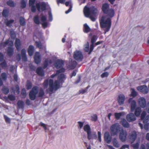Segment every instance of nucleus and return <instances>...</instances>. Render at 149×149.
<instances>
[{
    "mask_svg": "<svg viewBox=\"0 0 149 149\" xmlns=\"http://www.w3.org/2000/svg\"><path fill=\"white\" fill-rule=\"evenodd\" d=\"M64 65V62L61 60H58L56 61L55 66L57 69L60 68L57 70L56 74H54L51 76L53 78L56 76L58 77V80L55 81L54 83L53 80L50 79L46 80L44 82L43 86L44 88H49L47 89V91L50 94L55 91L61 86V83H62L66 79L65 76L62 73L65 72V69L62 68Z\"/></svg>",
    "mask_w": 149,
    "mask_h": 149,
    "instance_id": "f257e3e1",
    "label": "nucleus"
},
{
    "mask_svg": "<svg viewBox=\"0 0 149 149\" xmlns=\"http://www.w3.org/2000/svg\"><path fill=\"white\" fill-rule=\"evenodd\" d=\"M107 16H102L100 21L101 27L104 29L105 33L108 31L111 25V22L110 18L113 17L114 15V10L112 9H110L105 13Z\"/></svg>",
    "mask_w": 149,
    "mask_h": 149,
    "instance_id": "f03ea898",
    "label": "nucleus"
},
{
    "mask_svg": "<svg viewBox=\"0 0 149 149\" xmlns=\"http://www.w3.org/2000/svg\"><path fill=\"white\" fill-rule=\"evenodd\" d=\"M98 13L97 9L94 6L88 8L85 6L84 10V13L85 16L89 17L93 21L95 20L96 19L95 17Z\"/></svg>",
    "mask_w": 149,
    "mask_h": 149,
    "instance_id": "7ed1b4c3",
    "label": "nucleus"
},
{
    "mask_svg": "<svg viewBox=\"0 0 149 149\" xmlns=\"http://www.w3.org/2000/svg\"><path fill=\"white\" fill-rule=\"evenodd\" d=\"M38 87L37 86L34 87L29 94V97L31 100H34L35 99L36 96L38 95L39 96H42L44 94V91L42 88L40 89L38 94Z\"/></svg>",
    "mask_w": 149,
    "mask_h": 149,
    "instance_id": "20e7f679",
    "label": "nucleus"
},
{
    "mask_svg": "<svg viewBox=\"0 0 149 149\" xmlns=\"http://www.w3.org/2000/svg\"><path fill=\"white\" fill-rule=\"evenodd\" d=\"M13 45V42L8 40L4 42L1 43L0 46L1 47H4L6 45L9 46L7 50V53L9 56H11L13 54V49L12 47Z\"/></svg>",
    "mask_w": 149,
    "mask_h": 149,
    "instance_id": "39448f33",
    "label": "nucleus"
},
{
    "mask_svg": "<svg viewBox=\"0 0 149 149\" xmlns=\"http://www.w3.org/2000/svg\"><path fill=\"white\" fill-rule=\"evenodd\" d=\"M123 128L119 124L116 123L110 127L111 133L112 135H116L119 132H120Z\"/></svg>",
    "mask_w": 149,
    "mask_h": 149,
    "instance_id": "423d86ee",
    "label": "nucleus"
},
{
    "mask_svg": "<svg viewBox=\"0 0 149 149\" xmlns=\"http://www.w3.org/2000/svg\"><path fill=\"white\" fill-rule=\"evenodd\" d=\"M48 6L47 3L42 2L41 3H37L36 4V7L38 11L41 10L42 11L45 10L46 7Z\"/></svg>",
    "mask_w": 149,
    "mask_h": 149,
    "instance_id": "0eeeda50",
    "label": "nucleus"
},
{
    "mask_svg": "<svg viewBox=\"0 0 149 149\" xmlns=\"http://www.w3.org/2000/svg\"><path fill=\"white\" fill-rule=\"evenodd\" d=\"M73 56L75 59L79 61H81L83 58L82 53L79 50H76L74 52Z\"/></svg>",
    "mask_w": 149,
    "mask_h": 149,
    "instance_id": "6e6552de",
    "label": "nucleus"
},
{
    "mask_svg": "<svg viewBox=\"0 0 149 149\" xmlns=\"http://www.w3.org/2000/svg\"><path fill=\"white\" fill-rule=\"evenodd\" d=\"M137 89L139 91L144 94H147L148 92V87L145 85H143L138 86Z\"/></svg>",
    "mask_w": 149,
    "mask_h": 149,
    "instance_id": "1a4fd4ad",
    "label": "nucleus"
},
{
    "mask_svg": "<svg viewBox=\"0 0 149 149\" xmlns=\"http://www.w3.org/2000/svg\"><path fill=\"white\" fill-rule=\"evenodd\" d=\"M127 134V132L122 129L120 132L119 135V139L122 141L124 142L126 140Z\"/></svg>",
    "mask_w": 149,
    "mask_h": 149,
    "instance_id": "9d476101",
    "label": "nucleus"
},
{
    "mask_svg": "<svg viewBox=\"0 0 149 149\" xmlns=\"http://www.w3.org/2000/svg\"><path fill=\"white\" fill-rule=\"evenodd\" d=\"M46 20V17L43 15L41 14L40 15V21L42 25L44 28L47 27L48 25V23Z\"/></svg>",
    "mask_w": 149,
    "mask_h": 149,
    "instance_id": "9b49d317",
    "label": "nucleus"
},
{
    "mask_svg": "<svg viewBox=\"0 0 149 149\" xmlns=\"http://www.w3.org/2000/svg\"><path fill=\"white\" fill-rule=\"evenodd\" d=\"M128 102L130 104L131 111L132 112L135 110L136 106V102L133 100V98H130L129 99Z\"/></svg>",
    "mask_w": 149,
    "mask_h": 149,
    "instance_id": "f8f14e48",
    "label": "nucleus"
},
{
    "mask_svg": "<svg viewBox=\"0 0 149 149\" xmlns=\"http://www.w3.org/2000/svg\"><path fill=\"white\" fill-rule=\"evenodd\" d=\"M146 111H143L141 115V119L144 123H147L149 120V115L146 116Z\"/></svg>",
    "mask_w": 149,
    "mask_h": 149,
    "instance_id": "ddd939ff",
    "label": "nucleus"
},
{
    "mask_svg": "<svg viewBox=\"0 0 149 149\" xmlns=\"http://www.w3.org/2000/svg\"><path fill=\"white\" fill-rule=\"evenodd\" d=\"M138 102L141 107L144 108L146 105V99L143 97H141L138 100Z\"/></svg>",
    "mask_w": 149,
    "mask_h": 149,
    "instance_id": "4468645a",
    "label": "nucleus"
},
{
    "mask_svg": "<svg viewBox=\"0 0 149 149\" xmlns=\"http://www.w3.org/2000/svg\"><path fill=\"white\" fill-rule=\"evenodd\" d=\"M87 137L88 139L89 140L96 139L97 135L96 132L91 131L87 134Z\"/></svg>",
    "mask_w": 149,
    "mask_h": 149,
    "instance_id": "2eb2a0df",
    "label": "nucleus"
},
{
    "mask_svg": "<svg viewBox=\"0 0 149 149\" xmlns=\"http://www.w3.org/2000/svg\"><path fill=\"white\" fill-rule=\"evenodd\" d=\"M126 119L129 122H132L136 120L135 115L133 113H130L126 116Z\"/></svg>",
    "mask_w": 149,
    "mask_h": 149,
    "instance_id": "dca6fc26",
    "label": "nucleus"
},
{
    "mask_svg": "<svg viewBox=\"0 0 149 149\" xmlns=\"http://www.w3.org/2000/svg\"><path fill=\"white\" fill-rule=\"evenodd\" d=\"M136 137V133L133 131L130 133L129 136V138L130 139L131 143H132L134 141Z\"/></svg>",
    "mask_w": 149,
    "mask_h": 149,
    "instance_id": "f3484780",
    "label": "nucleus"
},
{
    "mask_svg": "<svg viewBox=\"0 0 149 149\" xmlns=\"http://www.w3.org/2000/svg\"><path fill=\"white\" fill-rule=\"evenodd\" d=\"M69 65L67 66V68L69 69H74L76 66L77 63L75 61H72L71 59L69 60Z\"/></svg>",
    "mask_w": 149,
    "mask_h": 149,
    "instance_id": "a211bd4d",
    "label": "nucleus"
},
{
    "mask_svg": "<svg viewBox=\"0 0 149 149\" xmlns=\"http://www.w3.org/2000/svg\"><path fill=\"white\" fill-rule=\"evenodd\" d=\"M97 39V37L95 36H93L91 40V44L90 47V52L89 54L91 53L94 49V45L95 42L96 41Z\"/></svg>",
    "mask_w": 149,
    "mask_h": 149,
    "instance_id": "6ab92c4d",
    "label": "nucleus"
},
{
    "mask_svg": "<svg viewBox=\"0 0 149 149\" xmlns=\"http://www.w3.org/2000/svg\"><path fill=\"white\" fill-rule=\"evenodd\" d=\"M34 60L35 62L37 64H38L41 61L40 56L39 52H36L35 53L34 56Z\"/></svg>",
    "mask_w": 149,
    "mask_h": 149,
    "instance_id": "aec40b11",
    "label": "nucleus"
},
{
    "mask_svg": "<svg viewBox=\"0 0 149 149\" xmlns=\"http://www.w3.org/2000/svg\"><path fill=\"white\" fill-rule=\"evenodd\" d=\"M104 138L105 140L107 143H110L111 140V137L108 132H106L104 135Z\"/></svg>",
    "mask_w": 149,
    "mask_h": 149,
    "instance_id": "412c9836",
    "label": "nucleus"
},
{
    "mask_svg": "<svg viewBox=\"0 0 149 149\" xmlns=\"http://www.w3.org/2000/svg\"><path fill=\"white\" fill-rule=\"evenodd\" d=\"M125 100V96L122 94L120 95L118 97V102L120 105H121L124 104V102Z\"/></svg>",
    "mask_w": 149,
    "mask_h": 149,
    "instance_id": "4be33fe9",
    "label": "nucleus"
},
{
    "mask_svg": "<svg viewBox=\"0 0 149 149\" xmlns=\"http://www.w3.org/2000/svg\"><path fill=\"white\" fill-rule=\"evenodd\" d=\"M35 1V0H29V4L30 6H31V9L33 12H35L36 10V8L33 6Z\"/></svg>",
    "mask_w": 149,
    "mask_h": 149,
    "instance_id": "5701e85b",
    "label": "nucleus"
},
{
    "mask_svg": "<svg viewBox=\"0 0 149 149\" xmlns=\"http://www.w3.org/2000/svg\"><path fill=\"white\" fill-rule=\"evenodd\" d=\"M52 60L49 58L46 59L43 64V68H46L48 65L52 63Z\"/></svg>",
    "mask_w": 149,
    "mask_h": 149,
    "instance_id": "b1692460",
    "label": "nucleus"
},
{
    "mask_svg": "<svg viewBox=\"0 0 149 149\" xmlns=\"http://www.w3.org/2000/svg\"><path fill=\"white\" fill-rule=\"evenodd\" d=\"M125 114L124 112H122L119 113H114V115L116 118L117 119H119L120 118Z\"/></svg>",
    "mask_w": 149,
    "mask_h": 149,
    "instance_id": "393cba45",
    "label": "nucleus"
},
{
    "mask_svg": "<svg viewBox=\"0 0 149 149\" xmlns=\"http://www.w3.org/2000/svg\"><path fill=\"white\" fill-rule=\"evenodd\" d=\"M140 143V139L139 138H138L136 140V143L134 144L132 143V146L134 149H137L139 147Z\"/></svg>",
    "mask_w": 149,
    "mask_h": 149,
    "instance_id": "a878e982",
    "label": "nucleus"
},
{
    "mask_svg": "<svg viewBox=\"0 0 149 149\" xmlns=\"http://www.w3.org/2000/svg\"><path fill=\"white\" fill-rule=\"evenodd\" d=\"M109 6L107 3L104 4L102 6V9L104 13H105L107 12V11L109 9Z\"/></svg>",
    "mask_w": 149,
    "mask_h": 149,
    "instance_id": "bb28decb",
    "label": "nucleus"
},
{
    "mask_svg": "<svg viewBox=\"0 0 149 149\" xmlns=\"http://www.w3.org/2000/svg\"><path fill=\"white\" fill-rule=\"evenodd\" d=\"M65 4L66 6H68V5H69L70 6V8L68 10L66 11L65 12V13L66 14H67L71 11L72 10V6L71 4V2L70 1L66 2L65 3Z\"/></svg>",
    "mask_w": 149,
    "mask_h": 149,
    "instance_id": "cd10ccee",
    "label": "nucleus"
},
{
    "mask_svg": "<svg viewBox=\"0 0 149 149\" xmlns=\"http://www.w3.org/2000/svg\"><path fill=\"white\" fill-rule=\"evenodd\" d=\"M34 50V46L33 45H30L28 50V52L29 55L30 56H32L33 54Z\"/></svg>",
    "mask_w": 149,
    "mask_h": 149,
    "instance_id": "c85d7f7f",
    "label": "nucleus"
},
{
    "mask_svg": "<svg viewBox=\"0 0 149 149\" xmlns=\"http://www.w3.org/2000/svg\"><path fill=\"white\" fill-rule=\"evenodd\" d=\"M15 46L18 50H20V41L19 39H16L15 42Z\"/></svg>",
    "mask_w": 149,
    "mask_h": 149,
    "instance_id": "c756f323",
    "label": "nucleus"
},
{
    "mask_svg": "<svg viewBox=\"0 0 149 149\" xmlns=\"http://www.w3.org/2000/svg\"><path fill=\"white\" fill-rule=\"evenodd\" d=\"M84 51L86 52H89V54H90L91 53L89 54L90 52V48L89 46V43L88 42H87L84 45Z\"/></svg>",
    "mask_w": 149,
    "mask_h": 149,
    "instance_id": "7c9ffc66",
    "label": "nucleus"
},
{
    "mask_svg": "<svg viewBox=\"0 0 149 149\" xmlns=\"http://www.w3.org/2000/svg\"><path fill=\"white\" fill-rule=\"evenodd\" d=\"M120 123L124 127H129V124L125 119H122Z\"/></svg>",
    "mask_w": 149,
    "mask_h": 149,
    "instance_id": "2f4dec72",
    "label": "nucleus"
},
{
    "mask_svg": "<svg viewBox=\"0 0 149 149\" xmlns=\"http://www.w3.org/2000/svg\"><path fill=\"white\" fill-rule=\"evenodd\" d=\"M141 109L140 107H137L135 110L134 114L136 116H139L141 113Z\"/></svg>",
    "mask_w": 149,
    "mask_h": 149,
    "instance_id": "473e14b6",
    "label": "nucleus"
},
{
    "mask_svg": "<svg viewBox=\"0 0 149 149\" xmlns=\"http://www.w3.org/2000/svg\"><path fill=\"white\" fill-rule=\"evenodd\" d=\"M22 56V59L24 61H26L27 60L26 56V52L25 49H22L21 51Z\"/></svg>",
    "mask_w": 149,
    "mask_h": 149,
    "instance_id": "72a5a7b5",
    "label": "nucleus"
},
{
    "mask_svg": "<svg viewBox=\"0 0 149 149\" xmlns=\"http://www.w3.org/2000/svg\"><path fill=\"white\" fill-rule=\"evenodd\" d=\"M36 72L40 76H43L44 75V72L41 67L38 68Z\"/></svg>",
    "mask_w": 149,
    "mask_h": 149,
    "instance_id": "f704fd0d",
    "label": "nucleus"
},
{
    "mask_svg": "<svg viewBox=\"0 0 149 149\" xmlns=\"http://www.w3.org/2000/svg\"><path fill=\"white\" fill-rule=\"evenodd\" d=\"M83 129L84 131L86 132L87 134L91 131L90 127L88 125H85Z\"/></svg>",
    "mask_w": 149,
    "mask_h": 149,
    "instance_id": "c9c22d12",
    "label": "nucleus"
},
{
    "mask_svg": "<svg viewBox=\"0 0 149 149\" xmlns=\"http://www.w3.org/2000/svg\"><path fill=\"white\" fill-rule=\"evenodd\" d=\"M113 146L116 148H118L119 147V144L116 138H114L113 139Z\"/></svg>",
    "mask_w": 149,
    "mask_h": 149,
    "instance_id": "e433bc0d",
    "label": "nucleus"
},
{
    "mask_svg": "<svg viewBox=\"0 0 149 149\" xmlns=\"http://www.w3.org/2000/svg\"><path fill=\"white\" fill-rule=\"evenodd\" d=\"M14 22L13 20H8L6 19L5 20L4 22L7 26H10L11 25V24Z\"/></svg>",
    "mask_w": 149,
    "mask_h": 149,
    "instance_id": "4c0bfd02",
    "label": "nucleus"
},
{
    "mask_svg": "<svg viewBox=\"0 0 149 149\" xmlns=\"http://www.w3.org/2000/svg\"><path fill=\"white\" fill-rule=\"evenodd\" d=\"M131 94L130 95V96H132L134 97L137 95V92L136 91H135L134 89L133 88H131Z\"/></svg>",
    "mask_w": 149,
    "mask_h": 149,
    "instance_id": "58836bf2",
    "label": "nucleus"
},
{
    "mask_svg": "<svg viewBox=\"0 0 149 149\" xmlns=\"http://www.w3.org/2000/svg\"><path fill=\"white\" fill-rule=\"evenodd\" d=\"M84 31L86 32H88L90 30V29L88 26L86 24H85L84 25Z\"/></svg>",
    "mask_w": 149,
    "mask_h": 149,
    "instance_id": "ea45409f",
    "label": "nucleus"
},
{
    "mask_svg": "<svg viewBox=\"0 0 149 149\" xmlns=\"http://www.w3.org/2000/svg\"><path fill=\"white\" fill-rule=\"evenodd\" d=\"M34 22L36 24H39L40 23V21L39 20L38 15H36L34 17Z\"/></svg>",
    "mask_w": 149,
    "mask_h": 149,
    "instance_id": "a19ab883",
    "label": "nucleus"
},
{
    "mask_svg": "<svg viewBox=\"0 0 149 149\" xmlns=\"http://www.w3.org/2000/svg\"><path fill=\"white\" fill-rule=\"evenodd\" d=\"M35 43L37 47L39 48V49H41V48H45V47L43 46L40 42L36 41Z\"/></svg>",
    "mask_w": 149,
    "mask_h": 149,
    "instance_id": "79ce46f5",
    "label": "nucleus"
},
{
    "mask_svg": "<svg viewBox=\"0 0 149 149\" xmlns=\"http://www.w3.org/2000/svg\"><path fill=\"white\" fill-rule=\"evenodd\" d=\"M7 3L8 5L11 7H14L15 5V3L11 0H9L7 1Z\"/></svg>",
    "mask_w": 149,
    "mask_h": 149,
    "instance_id": "37998d69",
    "label": "nucleus"
},
{
    "mask_svg": "<svg viewBox=\"0 0 149 149\" xmlns=\"http://www.w3.org/2000/svg\"><path fill=\"white\" fill-rule=\"evenodd\" d=\"M4 117L6 122L8 124H10L11 121L10 118L6 115H4Z\"/></svg>",
    "mask_w": 149,
    "mask_h": 149,
    "instance_id": "c03bdc74",
    "label": "nucleus"
},
{
    "mask_svg": "<svg viewBox=\"0 0 149 149\" xmlns=\"http://www.w3.org/2000/svg\"><path fill=\"white\" fill-rule=\"evenodd\" d=\"M19 22L21 25H24L25 24V21L23 17H20L19 19Z\"/></svg>",
    "mask_w": 149,
    "mask_h": 149,
    "instance_id": "a18cd8bd",
    "label": "nucleus"
},
{
    "mask_svg": "<svg viewBox=\"0 0 149 149\" xmlns=\"http://www.w3.org/2000/svg\"><path fill=\"white\" fill-rule=\"evenodd\" d=\"M0 65L3 68H6L7 67V64L5 61L1 63Z\"/></svg>",
    "mask_w": 149,
    "mask_h": 149,
    "instance_id": "49530a36",
    "label": "nucleus"
},
{
    "mask_svg": "<svg viewBox=\"0 0 149 149\" xmlns=\"http://www.w3.org/2000/svg\"><path fill=\"white\" fill-rule=\"evenodd\" d=\"M32 86L31 83L30 82L28 81L26 84L27 88L28 89H30L32 87Z\"/></svg>",
    "mask_w": 149,
    "mask_h": 149,
    "instance_id": "de8ad7c7",
    "label": "nucleus"
},
{
    "mask_svg": "<svg viewBox=\"0 0 149 149\" xmlns=\"http://www.w3.org/2000/svg\"><path fill=\"white\" fill-rule=\"evenodd\" d=\"M2 90L3 91V92L5 94H8L9 92V90L8 89V88L4 87L3 88Z\"/></svg>",
    "mask_w": 149,
    "mask_h": 149,
    "instance_id": "09e8293b",
    "label": "nucleus"
},
{
    "mask_svg": "<svg viewBox=\"0 0 149 149\" xmlns=\"http://www.w3.org/2000/svg\"><path fill=\"white\" fill-rule=\"evenodd\" d=\"M8 10L5 9L4 10L3 13V16L5 17H6L8 15Z\"/></svg>",
    "mask_w": 149,
    "mask_h": 149,
    "instance_id": "8fccbe9b",
    "label": "nucleus"
},
{
    "mask_svg": "<svg viewBox=\"0 0 149 149\" xmlns=\"http://www.w3.org/2000/svg\"><path fill=\"white\" fill-rule=\"evenodd\" d=\"M1 77L3 80H5L7 78L6 74L4 72L2 73L1 74Z\"/></svg>",
    "mask_w": 149,
    "mask_h": 149,
    "instance_id": "3c124183",
    "label": "nucleus"
},
{
    "mask_svg": "<svg viewBox=\"0 0 149 149\" xmlns=\"http://www.w3.org/2000/svg\"><path fill=\"white\" fill-rule=\"evenodd\" d=\"M8 98L11 101H13L15 100V97L14 96L12 95H10L8 96Z\"/></svg>",
    "mask_w": 149,
    "mask_h": 149,
    "instance_id": "603ef678",
    "label": "nucleus"
},
{
    "mask_svg": "<svg viewBox=\"0 0 149 149\" xmlns=\"http://www.w3.org/2000/svg\"><path fill=\"white\" fill-rule=\"evenodd\" d=\"M18 106L20 108H22L23 107L24 102L21 101H19L17 103Z\"/></svg>",
    "mask_w": 149,
    "mask_h": 149,
    "instance_id": "864d4df0",
    "label": "nucleus"
},
{
    "mask_svg": "<svg viewBox=\"0 0 149 149\" xmlns=\"http://www.w3.org/2000/svg\"><path fill=\"white\" fill-rule=\"evenodd\" d=\"M91 120L92 121H95L97 119V116L95 114L93 115L91 117Z\"/></svg>",
    "mask_w": 149,
    "mask_h": 149,
    "instance_id": "5fc2aeb1",
    "label": "nucleus"
},
{
    "mask_svg": "<svg viewBox=\"0 0 149 149\" xmlns=\"http://www.w3.org/2000/svg\"><path fill=\"white\" fill-rule=\"evenodd\" d=\"M49 20L50 21H51L52 20L53 18L52 15V13L51 12H49Z\"/></svg>",
    "mask_w": 149,
    "mask_h": 149,
    "instance_id": "6e6d98bb",
    "label": "nucleus"
},
{
    "mask_svg": "<svg viewBox=\"0 0 149 149\" xmlns=\"http://www.w3.org/2000/svg\"><path fill=\"white\" fill-rule=\"evenodd\" d=\"M109 75V73L107 72H105L103 73L101 75V77L102 78L107 77Z\"/></svg>",
    "mask_w": 149,
    "mask_h": 149,
    "instance_id": "4d7b16f0",
    "label": "nucleus"
},
{
    "mask_svg": "<svg viewBox=\"0 0 149 149\" xmlns=\"http://www.w3.org/2000/svg\"><path fill=\"white\" fill-rule=\"evenodd\" d=\"M26 3L24 0H22L21 2V6L22 8H24L26 7Z\"/></svg>",
    "mask_w": 149,
    "mask_h": 149,
    "instance_id": "13d9d810",
    "label": "nucleus"
},
{
    "mask_svg": "<svg viewBox=\"0 0 149 149\" xmlns=\"http://www.w3.org/2000/svg\"><path fill=\"white\" fill-rule=\"evenodd\" d=\"M97 135H98V139L100 142H101V133L100 132L98 131V132Z\"/></svg>",
    "mask_w": 149,
    "mask_h": 149,
    "instance_id": "bf43d9fd",
    "label": "nucleus"
},
{
    "mask_svg": "<svg viewBox=\"0 0 149 149\" xmlns=\"http://www.w3.org/2000/svg\"><path fill=\"white\" fill-rule=\"evenodd\" d=\"M10 34L11 38L12 39H14L15 37V34L13 31H11L10 32Z\"/></svg>",
    "mask_w": 149,
    "mask_h": 149,
    "instance_id": "052dcab7",
    "label": "nucleus"
},
{
    "mask_svg": "<svg viewBox=\"0 0 149 149\" xmlns=\"http://www.w3.org/2000/svg\"><path fill=\"white\" fill-rule=\"evenodd\" d=\"M129 148V146L128 145H123L120 149H125L126 148Z\"/></svg>",
    "mask_w": 149,
    "mask_h": 149,
    "instance_id": "680f3d73",
    "label": "nucleus"
},
{
    "mask_svg": "<svg viewBox=\"0 0 149 149\" xmlns=\"http://www.w3.org/2000/svg\"><path fill=\"white\" fill-rule=\"evenodd\" d=\"M21 94L24 97H25L26 96V91L25 89H22L21 92Z\"/></svg>",
    "mask_w": 149,
    "mask_h": 149,
    "instance_id": "e2e57ef3",
    "label": "nucleus"
},
{
    "mask_svg": "<svg viewBox=\"0 0 149 149\" xmlns=\"http://www.w3.org/2000/svg\"><path fill=\"white\" fill-rule=\"evenodd\" d=\"M40 125L41 126H42L44 128L45 130H46L47 129V128L46 127V125L45 124L42 123H40Z\"/></svg>",
    "mask_w": 149,
    "mask_h": 149,
    "instance_id": "0e129e2a",
    "label": "nucleus"
},
{
    "mask_svg": "<svg viewBox=\"0 0 149 149\" xmlns=\"http://www.w3.org/2000/svg\"><path fill=\"white\" fill-rule=\"evenodd\" d=\"M79 127L80 129H81L83 125V123L81 122H78Z\"/></svg>",
    "mask_w": 149,
    "mask_h": 149,
    "instance_id": "69168bd1",
    "label": "nucleus"
},
{
    "mask_svg": "<svg viewBox=\"0 0 149 149\" xmlns=\"http://www.w3.org/2000/svg\"><path fill=\"white\" fill-rule=\"evenodd\" d=\"M144 128L146 130H147L149 128V123L145 124L144 126Z\"/></svg>",
    "mask_w": 149,
    "mask_h": 149,
    "instance_id": "338daca9",
    "label": "nucleus"
},
{
    "mask_svg": "<svg viewBox=\"0 0 149 149\" xmlns=\"http://www.w3.org/2000/svg\"><path fill=\"white\" fill-rule=\"evenodd\" d=\"M146 110L149 113V102L147 104Z\"/></svg>",
    "mask_w": 149,
    "mask_h": 149,
    "instance_id": "774afa93",
    "label": "nucleus"
}]
</instances>
